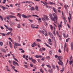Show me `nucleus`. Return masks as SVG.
I'll return each mask as SVG.
<instances>
[{"instance_id": "58836bf2", "label": "nucleus", "mask_w": 73, "mask_h": 73, "mask_svg": "<svg viewBox=\"0 0 73 73\" xmlns=\"http://www.w3.org/2000/svg\"><path fill=\"white\" fill-rule=\"evenodd\" d=\"M56 68H57V70H58H58H59V68L58 67V66L57 65H56Z\"/></svg>"}, {"instance_id": "7c9ffc66", "label": "nucleus", "mask_w": 73, "mask_h": 73, "mask_svg": "<svg viewBox=\"0 0 73 73\" xmlns=\"http://www.w3.org/2000/svg\"><path fill=\"white\" fill-rule=\"evenodd\" d=\"M3 42H0V45H1V46H3Z\"/></svg>"}, {"instance_id": "2eb2a0df", "label": "nucleus", "mask_w": 73, "mask_h": 73, "mask_svg": "<svg viewBox=\"0 0 73 73\" xmlns=\"http://www.w3.org/2000/svg\"><path fill=\"white\" fill-rule=\"evenodd\" d=\"M63 18H64V23H65V24H66V22H67V21H66V19L65 18V17H63Z\"/></svg>"}, {"instance_id": "412c9836", "label": "nucleus", "mask_w": 73, "mask_h": 73, "mask_svg": "<svg viewBox=\"0 0 73 73\" xmlns=\"http://www.w3.org/2000/svg\"><path fill=\"white\" fill-rule=\"evenodd\" d=\"M46 59H48V60H50V56H47L46 57Z\"/></svg>"}, {"instance_id": "c03bdc74", "label": "nucleus", "mask_w": 73, "mask_h": 73, "mask_svg": "<svg viewBox=\"0 0 73 73\" xmlns=\"http://www.w3.org/2000/svg\"><path fill=\"white\" fill-rule=\"evenodd\" d=\"M52 67L54 69H55L56 68V67H55V66H54V65H52Z\"/></svg>"}, {"instance_id": "603ef678", "label": "nucleus", "mask_w": 73, "mask_h": 73, "mask_svg": "<svg viewBox=\"0 0 73 73\" xmlns=\"http://www.w3.org/2000/svg\"><path fill=\"white\" fill-rule=\"evenodd\" d=\"M32 46L33 48H34V47H35V44L33 43V44H32Z\"/></svg>"}, {"instance_id": "37998d69", "label": "nucleus", "mask_w": 73, "mask_h": 73, "mask_svg": "<svg viewBox=\"0 0 73 73\" xmlns=\"http://www.w3.org/2000/svg\"><path fill=\"white\" fill-rule=\"evenodd\" d=\"M45 25L46 26V27H47V25H48V23H47V22H45Z\"/></svg>"}, {"instance_id": "0e129e2a", "label": "nucleus", "mask_w": 73, "mask_h": 73, "mask_svg": "<svg viewBox=\"0 0 73 73\" xmlns=\"http://www.w3.org/2000/svg\"><path fill=\"white\" fill-rule=\"evenodd\" d=\"M8 62H9V63L10 64H11V63H12V62H11V60H9L8 61Z\"/></svg>"}, {"instance_id": "9d476101", "label": "nucleus", "mask_w": 73, "mask_h": 73, "mask_svg": "<svg viewBox=\"0 0 73 73\" xmlns=\"http://www.w3.org/2000/svg\"><path fill=\"white\" fill-rule=\"evenodd\" d=\"M45 20H49V18H48V17L47 15H46L45 16Z\"/></svg>"}, {"instance_id": "a878e982", "label": "nucleus", "mask_w": 73, "mask_h": 73, "mask_svg": "<svg viewBox=\"0 0 73 73\" xmlns=\"http://www.w3.org/2000/svg\"><path fill=\"white\" fill-rule=\"evenodd\" d=\"M49 4H50V5L54 4V5H56V3L52 2H50L49 3Z\"/></svg>"}, {"instance_id": "c9c22d12", "label": "nucleus", "mask_w": 73, "mask_h": 73, "mask_svg": "<svg viewBox=\"0 0 73 73\" xmlns=\"http://www.w3.org/2000/svg\"><path fill=\"white\" fill-rule=\"evenodd\" d=\"M11 32H9L6 34V35H10V34H11Z\"/></svg>"}, {"instance_id": "e2e57ef3", "label": "nucleus", "mask_w": 73, "mask_h": 73, "mask_svg": "<svg viewBox=\"0 0 73 73\" xmlns=\"http://www.w3.org/2000/svg\"><path fill=\"white\" fill-rule=\"evenodd\" d=\"M54 56L56 58H57L58 57V55H55Z\"/></svg>"}, {"instance_id": "a19ab883", "label": "nucleus", "mask_w": 73, "mask_h": 73, "mask_svg": "<svg viewBox=\"0 0 73 73\" xmlns=\"http://www.w3.org/2000/svg\"><path fill=\"white\" fill-rule=\"evenodd\" d=\"M29 60H34V59H33V58L32 57H31V58H29Z\"/></svg>"}, {"instance_id": "473e14b6", "label": "nucleus", "mask_w": 73, "mask_h": 73, "mask_svg": "<svg viewBox=\"0 0 73 73\" xmlns=\"http://www.w3.org/2000/svg\"><path fill=\"white\" fill-rule=\"evenodd\" d=\"M62 25L60 24L58 25V27L59 28H62Z\"/></svg>"}, {"instance_id": "ea45409f", "label": "nucleus", "mask_w": 73, "mask_h": 73, "mask_svg": "<svg viewBox=\"0 0 73 73\" xmlns=\"http://www.w3.org/2000/svg\"><path fill=\"white\" fill-rule=\"evenodd\" d=\"M4 25L5 27L6 28V29H8V26H7L5 25Z\"/></svg>"}, {"instance_id": "09e8293b", "label": "nucleus", "mask_w": 73, "mask_h": 73, "mask_svg": "<svg viewBox=\"0 0 73 73\" xmlns=\"http://www.w3.org/2000/svg\"><path fill=\"white\" fill-rule=\"evenodd\" d=\"M14 60L15 61H17V62H19V61L17 60V59L16 58H14Z\"/></svg>"}, {"instance_id": "393cba45", "label": "nucleus", "mask_w": 73, "mask_h": 73, "mask_svg": "<svg viewBox=\"0 0 73 73\" xmlns=\"http://www.w3.org/2000/svg\"><path fill=\"white\" fill-rule=\"evenodd\" d=\"M54 43L55 47V48H56V46H57V44L56 43V41L54 40Z\"/></svg>"}, {"instance_id": "680f3d73", "label": "nucleus", "mask_w": 73, "mask_h": 73, "mask_svg": "<svg viewBox=\"0 0 73 73\" xmlns=\"http://www.w3.org/2000/svg\"><path fill=\"white\" fill-rule=\"evenodd\" d=\"M42 50H43L42 48H40V52H42Z\"/></svg>"}, {"instance_id": "c85d7f7f", "label": "nucleus", "mask_w": 73, "mask_h": 73, "mask_svg": "<svg viewBox=\"0 0 73 73\" xmlns=\"http://www.w3.org/2000/svg\"><path fill=\"white\" fill-rule=\"evenodd\" d=\"M70 39V38H68L66 39V42H68L69 41V40Z\"/></svg>"}, {"instance_id": "774afa93", "label": "nucleus", "mask_w": 73, "mask_h": 73, "mask_svg": "<svg viewBox=\"0 0 73 73\" xmlns=\"http://www.w3.org/2000/svg\"><path fill=\"white\" fill-rule=\"evenodd\" d=\"M33 64H30V66L31 67H33Z\"/></svg>"}, {"instance_id": "3c124183", "label": "nucleus", "mask_w": 73, "mask_h": 73, "mask_svg": "<svg viewBox=\"0 0 73 73\" xmlns=\"http://www.w3.org/2000/svg\"><path fill=\"white\" fill-rule=\"evenodd\" d=\"M69 15L70 16V19H71V18H72V17H71V14H70V13H69Z\"/></svg>"}, {"instance_id": "6e6d98bb", "label": "nucleus", "mask_w": 73, "mask_h": 73, "mask_svg": "<svg viewBox=\"0 0 73 73\" xmlns=\"http://www.w3.org/2000/svg\"><path fill=\"white\" fill-rule=\"evenodd\" d=\"M46 5V8H49V7L48 6V5L46 4V3L44 5Z\"/></svg>"}, {"instance_id": "052dcab7", "label": "nucleus", "mask_w": 73, "mask_h": 73, "mask_svg": "<svg viewBox=\"0 0 73 73\" xmlns=\"http://www.w3.org/2000/svg\"><path fill=\"white\" fill-rule=\"evenodd\" d=\"M24 66L25 67V68H28V66L27 65H24Z\"/></svg>"}, {"instance_id": "5701e85b", "label": "nucleus", "mask_w": 73, "mask_h": 73, "mask_svg": "<svg viewBox=\"0 0 73 73\" xmlns=\"http://www.w3.org/2000/svg\"><path fill=\"white\" fill-rule=\"evenodd\" d=\"M0 18L1 19V21H3V17H2V16L0 15Z\"/></svg>"}, {"instance_id": "39448f33", "label": "nucleus", "mask_w": 73, "mask_h": 73, "mask_svg": "<svg viewBox=\"0 0 73 73\" xmlns=\"http://www.w3.org/2000/svg\"><path fill=\"white\" fill-rule=\"evenodd\" d=\"M48 33L50 37H51V38H54V40H55V38H54V37H53V35H52V33H51L50 32H49Z\"/></svg>"}, {"instance_id": "20e7f679", "label": "nucleus", "mask_w": 73, "mask_h": 73, "mask_svg": "<svg viewBox=\"0 0 73 73\" xmlns=\"http://www.w3.org/2000/svg\"><path fill=\"white\" fill-rule=\"evenodd\" d=\"M58 58L59 61H60V62H61V64H63V63L62 62V60H62L63 59V58H62V57L61 56H58Z\"/></svg>"}, {"instance_id": "6ab92c4d", "label": "nucleus", "mask_w": 73, "mask_h": 73, "mask_svg": "<svg viewBox=\"0 0 73 73\" xmlns=\"http://www.w3.org/2000/svg\"><path fill=\"white\" fill-rule=\"evenodd\" d=\"M64 7L65 8V9L66 11H68V9H67V7H66V5H64Z\"/></svg>"}, {"instance_id": "e433bc0d", "label": "nucleus", "mask_w": 73, "mask_h": 73, "mask_svg": "<svg viewBox=\"0 0 73 73\" xmlns=\"http://www.w3.org/2000/svg\"><path fill=\"white\" fill-rule=\"evenodd\" d=\"M30 9H31V10H34V9H35V8H34V7H31Z\"/></svg>"}, {"instance_id": "1a4fd4ad", "label": "nucleus", "mask_w": 73, "mask_h": 73, "mask_svg": "<svg viewBox=\"0 0 73 73\" xmlns=\"http://www.w3.org/2000/svg\"><path fill=\"white\" fill-rule=\"evenodd\" d=\"M21 16L23 18H25V19H27L28 18V17L24 14H22L21 15Z\"/></svg>"}, {"instance_id": "4468645a", "label": "nucleus", "mask_w": 73, "mask_h": 73, "mask_svg": "<svg viewBox=\"0 0 73 73\" xmlns=\"http://www.w3.org/2000/svg\"><path fill=\"white\" fill-rule=\"evenodd\" d=\"M69 63L70 65H71L73 63V60H70L69 62Z\"/></svg>"}, {"instance_id": "aec40b11", "label": "nucleus", "mask_w": 73, "mask_h": 73, "mask_svg": "<svg viewBox=\"0 0 73 73\" xmlns=\"http://www.w3.org/2000/svg\"><path fill=\"white\" fill-rule=\"evenodd\" d=\"M7 29L8 30H9V31H13V29H12V28L10 27V28H8V29Z\"/></svg>"}, {"instance_id": "7ed1b4c3", "label": "nucleus", "mask_w": 73, "mask_h": 73, "mask_svg": "<svg viewBox=\"0 0 73 73\" xmlns=\"http://www.w3.org/2000/svg\"><path fill=\"white\" fill-rule=\"evenodd\" d=\"M7 19V20H10V18H16V16H13V15H10V16H7L6 17Z\"/></svg>"}, {"instance_id": "f257e3e1", "label": "nucleus", "mask_w": 73, "mask_h": 73, "mask_svg": "<svg viewBox=\"0 0 73 73\" xmlns=\"http://www.w3.org/2000/svg\"><path fill=\"white\" fill-rule=\"evenodd\" d=\"M52 15L53 16H54L53 18V19H52L53 21H56V23H57V18H58L57 15L54 13H52Z\"/></svg>"}, {"instance_id": "de8ad7c7", "label": "nucleus", "mask_w": 73, "mask_h": 73, "mask_svg": "<svg viewBox=\"0 0 73 73\" xmlns=\"http://www.w3.org/2000/svg\"><path fill=\"white\" fill-rule=\"evenodd\" d=\"M21 14H19V15L18 16L19 17L20 19H21Z\"/></svg>"}, {"instance_id": "ddd939ff", "label": "nucleus", "mask_w": 73, "mask_h": 73, "mask_svg": "<svg viewBox=\"0 0 73 73\" xmlns=\"http://www.w3.org/2000/svg\"><path fill=\"white\" fill-rule=\"evenodd\" d=\"M1 51H2V52H3L4 53H6V51H5V50L3 48H1Z\"/></svg>"}, {"instance_id": "864d4df0", "label": "nucleus", "mask_w": 73, "mask_h": 73, "mask_svg": "<svg viewBox=\"0 0 73 73\" xmlns=\"http://www.w3.org/2000/svg\"><path fill=\"white\" fill-rule=\"evenodd\" d=\"M35 57L36 58H39V55L38 56V55H36L35 56Z\"/></svg>"}, {"instance_id": "bf43d9fd", "label": "nucleus", "mask_w": 73, "mask_h": 73, "mask_svg": "<svg viewBox=\"0 0 73 73\" xmlns=\"http://www.w3.org/2000/svg\"><path fill=\"white\" fill-rule=\"evenodd\" d=\"M27 18H28V17H31V15H28L27 16Z\"/></svg>"}, {"instance_id": "f704fd0d", "label": "nucleus", "mask_w": 73, "mask_h": 73, "mask_svg": "<svg viewBox=\"0 0 73 73\" xmlns=\"http://www.w3.org/2000/svg\"><path fill=\"white\" fill-rule=\"evenodd\" d=\"M49 54L50 55H52V51H49Z\"/></svg>"}, {"instance_id": "a211bd4d", "label": "nucleus", "mask_w": 73, "mask_h": 73, "mask_svg": "<svg viewBox=\"0 0 73 73\" xmlns=\"http://www.w3.org/2000/svg\"><path fill=\"white\" fill-rule=\"evenodd\" d=\"M35 9L36 10V11H38V6H36Z\"/></svg>"}, {"instance_id": "6e6552de", "label": "nucleus", "mask_w": 73, "mask_h": 73, "mask_svg": "<svg viewBox=\"0 0 73 73\" xmlns=\"http://www.w3.org/2000/svg\"><path fill=\"white\" fill-rule=\"evenodd\" d=\"M49 16L50 17V19L51 20H52L53 21V16H52V15L51 14V13H50L49 14Z\"/></svg>"}, {"instance_id": "4c0bfd02", "label": "nucleus", "mask_w": 73, "mask_h": 73, "mask_svg": "<svg viewBox=\"0 0 73 73\" xmlns=\"http://www.w3.org/2000/svg\"><path fill=\"white\" fill-rule=\"evenodd\" d=\"M46 66L49 68H51V66L49 65H46Z\"/></svg>"}, {"instance_id": "2f4dec72", "label": "nucleus", "mask_w": 73, "mask_h": 73, "mask_svg": "<svg viewBox=\"0 0 73 73\" xmlns=\"http://www.w3.org/2000/svg\"><path fill=\"white\" fill-rule=\"evenodd\" d=\"M53 33L55 36H56V32H55V31H54Z\"/></svg>"}, {"instance_id": "f3484780", "label": "nucleus", "mask_w": 73, "mask_h": 73, "mask_svg": "<svg viewBox=\"0 0 73 73\" xmlns=\"http://www.w3.org/2000/svg\"><path fill=\"white\" fill-rule=\"evenodd\" d=\"M50 26L51 30L52 31H53V26L50 25Z\"/></svg>"}, {"instance_id": "f8f14e48", "label": "nucleus", "mask_w": 73, "mask_h": 73, "mask_svg": "<svg viewBox=\"0 0 73 73\" xmlns=\"http://www.w3.org/2000/svg\"><path fill=\"white\" fill-rule=\"evenodd\" d=\"M56 33L58 36L59 37H61V36H60V34H59V33H58V31H56Z\"/></svg>"}, {"instance_id": "13d9d810", "label": "nucleus", "mask_w": 73, "mask_h": 73, "mask_svg": "<svg viewBox=\"0 0 73 73\" xmlns=\"http://www.w3.org/2000/svg\"><path fill=\"white\" fill-rule=\"evenodd\" d=\"M14 70H15V71L16 72H19V71H17V70L14 69Z\"/></svg>"}, {"instance_id": "dca6fc26", "label": "nucleus", "mask_w": 73, "mask_h": 73, "mask_svg": "<svg viewBox=\"0 0 73 73\" xmlns=\"http://www.w3.org/2000/svg\"><path fill=\"white\" fill-rule=\"evenodd\" d=\"M48 72L50 73H53V69H51V70H48Z\"/></svg>"}, {"instance_id": "a18cd8bd", "label": "nucleus", "mask_w": 73, "mask_h": 73, "mask_svg": "<svg viewBox=\"0 0 73 73\" xmlns=\"http://www.w3.org/2000/svg\"><path fill=\"white\" fill-rule=\"evenodd\" d=\"M40 2L41 3H42V4H43L44 5L45 4V3L44 2V1H41Z\"/></svg>"}, {"instance_id": "8fccbe9b", "label": "nucleus", "mask_w": 73, "mask_h": 73, "mask_svg": "<svg viewBox=\"0 0 73 73\" xmlns=\"http://www.w3.org/2000/svg\"><path fill=\"white\" fill-rule=\"evenodd\" d=\"M33 44H34L35 45V46H37V44H36V43L35 42H33Z\"/></svg>"}, {"instance_id": "0eeeda50", "label": "nucleus", "mask_w": 73, "mask_h": 73, "mask_svg": "<svg viewBox=\"0 0 73 73\" xmlns=\"http://www.w3.org/2000/svg\"><path fill=\"white\" fill-rule=\"evenodd\" d=\"M0 7H1V8H2V9H3V11H4V10H5V9H8V8H7V7H4V6H3V5H0Z\"/></svg>"}, {"instance_id": "b1692460", "label": "nucleus", "mask_w": 73, "mask_h": 73, "mask_svg": "<svg viewBox=\"0 0 73 73\" xmlns=\"http://www.w3.org/2000/svg\"><path fill=\"white\" fill-rule=\"evenodd\" d=\"M36 41H37V42H42L41 40L40 39H36Z\"/></svg>"}, {"instance_id": "338daca9", "label": "nucleus", "mask_w": 73, "mask_h": 73, "mask_svg": "<svg viewBox=\"0 0 73 73\" xmlns=\"http://www.w3.org/2000/svg\"><path fill=\"white\" fill-rule=\"evenodd\" d=\"M1 29H4V27L2 26L1 27Z\"/></svg>"}, {"instance_id": "4d7b16f0", "label": "nucleus", "mask_w": 73, "mask_h": 73, "mask_svg": "<svg viewBox=\"0 0 73 73\" xmlns=\"http://www.w3.org/2000/svg\"><path fill=\"white\" fill-rule=\"evenodd\" d=\"M23 57L24 58H25V54L23 55Z\"/></svg>"}, {"instance_id": "5fc2aeb1", "label": "nucleus", "mask_w": 73, "mask_h": 73, "mask_svg": "<svg viewBox=\"0 0 73 73\" xmlns=\"http://www.w3.org/2000/svg\"><path fill=\"white\" fill-rule=\"evenodd\" d=\"M71 47H73V42H72L71 43Z\"/></svg>"}, {"instance_id": "79ce46f5", "label": "nucleus", "mask_w": 73, "mask_h": 73, "mask_svg": "<svg viewBox=\"0 0 73 73\" xmlns=\"http://www.w3.org/2000/svg\"><path fill=\"white\" fill-rule=\"evenodd\" d=\"M42 20H45V17H42L41 18Z\"/></svg>"}, {"instance_id": "bb28decb", "label": "nucleus", "mask_w": 73, "mask_h": 73, "mask_svg": "<svg viewBox=\"0 0 73 73\" xmlns=\"http://www.w3.org/2000/svg\"><path fill=\"white\" fill-rule=\"evenodd\" d=\"M31 61L33 62V63L34 64H35V63H36V60H35L34 59L31 60Z\"/></svg>"}, {"instance_id": "c756f323", "label": "nucleus", "mask_w": 73, "mask_h": 73, "mask_svg": "<svg viewBox=\"0 0 73 73\" xmlns=\"http://www.w3.org/2000/svg\"><path fill=\"white\" fill-rule=\"evenodd\" d=\"M44 44L45 45H46V46H47V47H48V48H50V46H49V45H48V44H47L45 43H44Z\"/></svg>"}, {"instance_id": "cd10ccee", "label": "nucleus", "mask_w": 73, "mask_h": 73, "mask_svg": "<svg viewBox=\"0 0 73 73\" xmlns=\"http://www.w3.org/2000/svg\"><path fill=\"white\" fill-rule=\"evenodd\" d=\"M45 32H46V33L44 34L45 36H48V33H47V31H45Z\"/></svg>"}, {"instance_id": "72a5a7b5", "label": "nucleus", "mask_w": 73, "mask_h": 73, "mask_svg": "<svg viewBox=\"0 0 73 73\" xmlns=\"http://www.w3.org/2000/svg\"><path fill=\"white\" fill-rule=\"evenodd\" d=\"M60 71L62 72H63V71H64V67H62V70H61Z\"/></svg>"}, {"instance_id": "49530a36", "label": "nucleus", "mask_w": 73, "mask_h": 73, "mask_svg": "<svg viewBox=\"0 0 73 73\" xmlns=\"http://www.w3.org/2000/svg\"><path fill=\"white\" fill-rule=\"evenodd\" d=\"M1 35L3 36H5V34L4 33H1Z\"/></svg>"}, {"instance_id": "69168bd1", "label": "nucleus", "mask_w": 73, "mask_h": 73, "mask_svg": "<svg viewBox=\"0 0 73 73\" xmlns=\"http://www.w3.org/2000/svg\"><path fill=\"white\" fill-rule=\"evenodd\" d=\"M42 58V56L41 55H39V58Z\"/></svg>"}, {"instance_id": "423d86ee", "label": "nucleus", "mask_w": 73, "mask_h": 73, "mask_svg": "<svg viewBox=\"0 0 73 73\" xmlns=\"http://www.w3.org/2000/svg\"><path fill=\"white\" fill-rule=\"evenodd\" d=\"M13 64L14 65H15V66H16V64L17 65V66H19V64L17 62L15 61H13Z\"/></svg>"}, {"instance_id": "f03ea898", "label": "nucleus", "mask_w": 73, "mask_h": 73, "mask_svg": "<svg viewBox=\"0 0 73 73\" xmlns=\"http://www.w3.org/2000/svg\"><path fill=\"white\" fill-rule=\"evenodd\" d=\"M21 46V44L19 43H15L14 45V48L15 50H16V48H17V46Z\"/></svg>"}, {"instance_id": "4be33fe9", "label": "nucleus", "mask_w": 73, "mask_h": 73, "mask_svg": "<svg viewBox=\"0 0 73 73\" xmlns=\"http://www.w3.org/2000/svg\"><path fill=\"white\" fill-rule=\"evenodd\" d=\"M39 32H40V33H42L43 35H44V31H41V30H40L39 31Z\"/></svg>"}, {"instance_id": "9b49d317", "label": "nucleus", "mask_w": 73, "mask_h": 73, "mask_svg": "<svg viewBox=\"0 0 73 73\" xmlns=\"http://www.w3.org/2000/svg\"><path fill=\"white\" fill-rule=\"evenodd\" d=\"M31 27L33 29H35V27H36V25L33 24H32L31 25Z\"/></svg>"}]
</instances>
